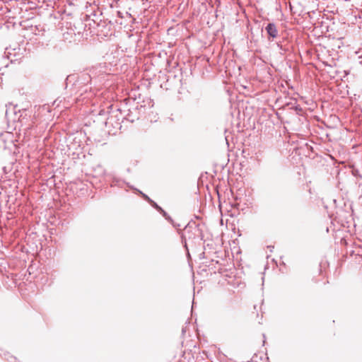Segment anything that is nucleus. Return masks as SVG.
<instances>
[{
  "instance_id": "obj_1",
  "label": "nucleus",
  "mask_w": 362,
  "mask_h": 362,
  "mask_svg": "<svg viewBox=\"0 0 362 362\" xmlns=\"http://www.w3.org/2000/svg\"><path fill=\"white\" fill-rule=\"evenodd\" d=\"M266 30L270 37L274 38L277 36L278 31H277L276 27L274 24H273V23L268 24V25L266 27Z\"/></svg>"
}]
</instances>
